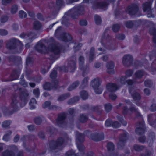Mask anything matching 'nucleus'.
Segmentation results:
<instances>
[{
	"instance_id": "1",
	"label": "nucleus",
	"mask_w": 156,
	"mask_h": 156,
	"mask_svg": "<svg viewBox=\"0 0 156 156\" xmlns=\"http://www.w3.org/2000/svg\"><path fill=\"white\" fill-rule=\"evenodd\" d=\"M45 43L49 44L47 47L41 41L38 42L35 47L36 50L41 53H45L48 50L52 52L55 55H58L61 52V49L59 44L56 42L53 37H51L46 41Z\"/></svg>"
},
{
	"instance_id": "2",
	"label": "nucleus",
	"mask_w": 156,
	"mask_h": 156,
	"mask_svg": "<svg viewBox=\"0 0 156 156\" xmlns=\"http://www.w3.org/2000/svg\"><path fill=\"white\" fill-rule=\"evenodd\" d=\"M18 89L20 91L19 97L16 94H14L10 104V108H12L13 112L16 111L19 109L20 105L19 99L21 101L20 106L21 107L24 106L28 101L29 94L27 90L21 88Z\"/></svg>"
},
{
	"instance_id": "3",
	"label": "nucleus",
	"mask_w": 156,
	"mask_h": 156,
	"mask_svg": "<svg viewBox=\"0 0 156 156\" xmlns=\"http://www.w3.org/2000/svg\"><path fill=\"white\" fill-rule=\"evenodd\" d=\"M66 142L68 143L70 142L71 139L69 137L67 134L65 133L63 136V137H59L55 141L54 140L51 141L49 143V147L51 150H54L57 149L58 147L62 145L65 140Z\"/></svg>"
},
{
	"instance_id": "4",
	"label": "nucleus",
	"mask_w": 156,
	"mask_h": 156,
	"mask_svg": "<svg viewBox=\"0 0 156 156\" xmlns=\"http://www.w3.org/2000/svg\"><path fill=\"white\" fill-rule=\"evenodd\" d=\"M84 12L83 6L80 5L72 8L68 12L71 17L75 19L77 18L79 15L83 14Z\"/></svg>"
},
{
	"instance_id": "5",
	"label": "nucleus",
	"mask_w": 156,
	"mask_h": 156,
	"mask_svg": "<svg viewBox=\"0 0 156 156\" xmlns=\"http://www.w3.org/2000/svg\"><path fill=\"white\" fill-rule=\"evenodd\" d=\"M7 48L10 49L19 48L20 50L22 49L23 44L18 40L13 38L9 40L7 44Z\"/></svg>"
},
{
	"instance_id": "6",
	"label": "nucleus",
	"mask_w": 156,
	"mask_h": 156,
	"mask_svg": "<svg viewBox=\"0 0 156 156\" xmlns=\"http://www.w3.org/2000/svg\"><path fill=\"white\" fill-rule=\"evenodd\" d=\"M75 61L76 58L75 56H73L72 58H70L69 60L66 67H63L62 68V70L65 72H74L76 68Z\"/></svg>"
},
{
	"instance_id": "7",
	"label": "nucleus",
	"mask_w": 156,
	"mask_h": 156,
	"mask_svg": "<svg viewBox=\"0 0 156 156\" xmlns=\"http://www.w3.org/2000/svg\"><path fill=\"white\" fill-rule=\"evenodd\" d=\"M126 12L130 15H136L139 16L140 12L139 10V7L136 4H133L129 5L126 9Z\"/></svg>"
},
{
	"instance_id": "8",
	"label": "nucleus",
	"mask_w": 156,
	"mask_h": 156,
	"mask_svg": "<svg viewBox=\"0 0 156 156\" xmlns=\"http://www.w3.org/2000/svg\"><path fill=\"white\" fill-rule=\"evenodd\" d=\"M151 2H148L143 3L142 5V7L144 12H147L149 13H148L147 16L148 17H154L153 14L152 10L151 9Z\"/></svg>"
},
{
	"instance_id": "9",
	"label": "nucleus",
	"mask_w": 156,
	"mask_h": 156,
	"mask_svg": "<svg viewBox=\"0 0 156 156\" xmlns=\"http://www.w3.org/2000/svg\"><path fill=\"white\" fill-rule=\"evenodd\" d=\"M127 139V133L124 132L120 134L119 137V141L117 144V146L119 149H122L124 146Z\"/></svg>"
},
{
	"instance_id": "10",
	"label": "nucleus",
	"mask_w": 156,
	"mask_h": 156,
	"mask_svg": "<svg viewBox=\"0 0 156 156\" xmlns=\"http://www.w3.org/2000/svg\"><path fill=\"white\" fill-rule=\"evenodd\" d=\"M133 57L129 55H126L122 58L123 64L126 66H131L133 64Z\"/></svg>"
},
{
	"instance_id": "11",
	"label": "nucleus",
	"mask_w": 156,
	"mask_h": 156,
	"mask_svg": "<svg viewBox=\"0 0 156 156\" xmlns=\"http://www.w3.org/2000/svg\"><path fill=\"white\" fill-rule=\"evenodd\" d=\"M137 128L136 129V134L141 135L144 133L145 131L144 123V121H142L136 124Z\"/></svg>"
},
{
	"instance_id": "12",
	"label": "nucleus",
	"mask_w": 156,
	"mask_h": 156,
	"mask_svg": "<svg viewBox=\"0 0 156 156\" xmlns=\"http://www.w3.org/2000/svg\"><path fill=\"white\" fill-rule=\"evenodd\" d=\"M58 87V83L57 81L52 84L49 83H46L43 86L44 89L47 90H50L52 89H57Z\"/></svg>"
},
{
	"instance_id": "13",
	"label": "nucleus",
	"mask_w": 156,
	"mask_h": 156,
	"mask_svg": "<svg viewBox=\"0 0 156 156\" xmlns=\"http://www.w3.org/2000/svg\"><path fill=\"white\" fill-rule=\"evenodd\" d=\"M66 117V114L65 113H61L58 114V118L56 120L57 124L61 126L62 125L65 123Z\"/></svg>"
},
{
	"instance_id": "14",
	"label": "nucleus",
	"mask_w": 156,
	"mask_h": 156,
	"mask_svg": "<svg viewBox=\"0 0 156 156\" xmlns=\"http://www.w3.org/2000/svg\"><path fill=\"white\" fill-rule=\"evenodd\" d=\"M90 137L94 141H98L103 140L104 138V136L103 133L98 134L94 133L91 134Z\"/></svg>"
},
{
	"instance_id": "15",
	"label": "nucleus",
	"mask_w": 156,
	"mask_h": 156,
	"mask_svg": "<svg viewBox=\"0 0 156 156\" xmlns=\"http://www.w3.org/2000/svg\"><path fill=\"white\" fill-rule=\"evenodd\" d=\"M108 4L106 2H96L93 5V8L95 9L97 8H100L102 9L105 8L107 7Z\"/></svg>"
},
{
	"instance_id": "16",
	"label": "nucleus",
	"mask_w": 156,
	"mask_h": 156,
	"mask_svg": "<svg viewBox=\"0 0 156 156\" xmlns=\"http://www.w3.org/2000/svg\"><path fill=\"white\" fill-rule=\"evenodd\" d=\"M101 83V79L98 77L96 78L93 79L91 83V85L93 88H94L96 91L97 87L98 86H100Z\"/></svg>"
},
{
	"instance_id": "17",
	"label": "nucleus",
	"mask_w": 156,
	"mask_h": 156,
	"mask_svg": "<svg viewBox=\"0 0 156 156\" xmlns=\"http://www.w3.org/2000/svg\"><path fill=\"white\" fill-rule=\"evenodd\" d=\"M20 69L14 70L7 81H11L18 79L20 73Z\"/></svg>"
},
{
	"instance_id": "18",
	"label": "nucleus",
	"mask_w": 156,
	"mask_h": 156,
	"mask_svg": "<svg viewBox=\"0 0 156 156\" xmlns=\"http://www.w3.org/2000/svg\"><path fill=\"white\" fill-rule=\"evenodd\" d=\"M20 69L14 70L7 81H11L18 79L20 73Z\"/></svg>"
},
{
	"instance_id": "19",
	"label": "nucleus",
	"mask_w": 156,
	"mask_h": 156,
	"mask_svg": "<svg viewBox=\"0 0 156 156\" xmlns=\"http://www.w3.org/2000/svg\"><path fill=\"white\" fill-rule=\"evenodd\" d=\"M107 90L109 92H115L119 88L116 84L114 83H109L106 86Z\"/></svg>"
},
{
	"instance_id": "20",
	"label": "nucleus",
	"mask_w": 156,
	"mask_h": 156,
	"mask_svg": "<svg viewBox=\"0 0 156 156\" xmlns=\"http://www.w3.org/2000/svg\"><path fill=\"white\" fill-rule=\"evenodd\" d=\"M132 90V88H129V92L131 94L133 99L135 101L139 100H140L141 98V97L140 94L137 92L134 91L133 92Z\"/></svg>"
},
{
	"instance_id": "21",
	"label": "nucleus",
	"mask_w": 156,
	"mask_h": 156,
	"mask_svg": "<svg viewBox=\"0 0 156 156\" xmlns=\"http://www.w3.org/2000/svg\"><path fill=\"white\" fill-rule=\"evenodd\" d=\"M107 72L110 74H112L114 73V64L113 62L110 61L108 62L106 65Z\"/></svg>"
},
{
	"instance_id": "22",
	"label": "nucleus",
	"mask_w": 156,
	"mask_h": 156,
	"mask_svg": "<svg viewBox=\"0 0 156 156\" xmlns=\"http://www.w3.org/2000/svg\"><path fill=\"white\" fill-rule=\"evenodd\" d=\"M77 144V147L80 151L75 154V156H83L84 155V147L83 145L81 144L76 143Z\"/></svg>"
},
{
	"instance_id": "23",
	"label": "nucleus",
	"mask_w": 156,
	"mask_h": 156,
	"mask_svg": "<svg viewBox=\"0 0 156 156\" xmlns=\"http://www.w3.org/2000/svg\"><path fill=\"white\" fill-rule=\"evenodd\" d=\"M60 38L61 39L65 42H69L72 39L71 36L68 33H63L61 35Z\"/></svg>"
},
{
	"instance_id": "24",
	"label": "nucleus",
	"mask_w": 156,
	"mask_h": 156,
	"mask_svg": "<svg viewBox=\"0 0 156 156\" xmlns=\"http://www.w3.org/2000/svg\"><path fill=\"white\" fill-rule=\"evenodd\" d=\"M76 143H82L84 141L85 136L84 134L76 132Z\"/></svg>"
},
{
	"instance_id": "25",
	"label": "nucleus",
	"mask_w": 156,
	"mask_h": 156,
	"mask_svg": "<svg viewBox=\"0 0 156 156\" xmlns=\"http://www.w3.org/2000/svg\"><path fill=\"white\" fill-rule=\"evenodd\" d=\"M8 59L9 62L14 63L20 62L21 61V58L20 57L14 55L8 56Z\"/></svg>"
},
{
	"instance_id": "26",
	"label": "nucleus",
	"mask_w": 156,
	"mask_h": 156,
	"mask_svg": "<svg viewBox=\"0 0 156 156\" xmlns=\"http://www.w3.org/2000/svg\"><path fill=\"white\" fill-rule=\"evenodd\" d=\"M154 55L155 60L152 63L151 67V69L153 72L156 71V52L154 51H153L152 55L150 56V58L151 59H152L153 56Z\"/></svg>"
},
{
	"instance_id": "27",
	"label": "nucleus",
	"mask_w": 156,
	"mask_h": 156,
	"mask_svg": "<svg viewBox=\"0 0 156 156\" xmlns=\"http://www.w3.org/2000/svg\"><path fill=\"white\" fill-rule=\"evenodd\" d=\"M148 121L150 124L153 126L156 122V116L154 114H150L148 116Z\"/></svg>"
},
{
	"instance_id": "28",
	"label": "nucleus",
	"mask_w": 156,
	"mask_h": 156,
	"mask_svg": "<svg viewBox=\"0 0 156 156\" xmlns=\"http://www.w3.org/2000/svg\"><path fill=\"white\" fill-rule=\"evenodd\" d=\"M149 33L151 35H153V42L156 43V29L154 27H151L149 30Z\"/></svg>"
},
{
	"instance_id": "29",
	"label": "nucleus",
	"mask_w": 156,
	"mask_h": 156,
	"mask_svg": "<svg viewBox=\"0 0 156 156\" xmlns=\"http://www.w3.org/2000/svg\"><path fill=\"white\" fill-rule=\"evenodd\" d=\"M95 49L94 47H92L90 50L89 56V62H91L94 58H95V55L94 54Z\"/></svg>"
},
{
	"instance_id": "30",
	"label": "nucleus",
	"mask_w": 156,
	"mask_h": 156,
	"mask_svg": "<svg viewBox=\"0 0 156 156\" xmlns=\"http://www.w3.org/2000/svg\"><path fill=\"white\" fill-rule=\"evenodd\" d=\"M155 139V135L154 133L151 132L149 134L147 139V142L149 143L153 142Z\"/></svg>"
},
{
	"instance_id": "31",
	"label": "nucleus",
	"mask_w": 156,
	"mask_h": 156,
	"mask_svg": "<svg viewBox=\"0 0 156 156\" xmlns=\"http://www.w3.org/2000/svg\"><path fill=\"white\" fill-rule=\"evenodd\" d=\"M70 96V94L69 93H66L60 95L58 98L57 100L59 101H63L69 98Z\"/></svg>"
},
{
	"instance_id": "32",
	"label": "nucleus",
	"mask_w": 156,
	"mask_h": 156,
	"mask_svg": "<svg viewBox=\"0 0 156 156\" xmlns=\"http://www.w3.org/2000/svg\"><path fill=\"white\" fill-rule=\"evenodd\" d=\"M80 84V82L76 81L73 82L72 84L70 85L68 88V90L69 91H71L75 89Z\"/></svg>"
},
{
	"instance_id": "33",
	"label": "nucleus",
	"mask_w": 156,
	"mask_h": 156,
	"mask_svg": "<svg viewBox=\"0 0 156 156\" xmlns=\"http://www.w3.org/2000/svg\"><path fill=\"white\" fill-rule=\"evenodd\" d=\"M137 21H128L126 23V25L127 27L128 28H131L134 25H137Z\"/></svg>"
},
{
	"instance_id": "34",
	"label": "nucleus",
	"mask_w": 156,
	"mask_h": 156,
	"mask_svg": "<svg viewBox=\"0 0 156 156\" xmlns=\"http://www.w3.org/2000/svg\"><path fill=\"white\" fill-rule=\"evenodd\" d=\"M33 28L35 30H37L40 29L42 27V24L38 21H35L33 23Z\"/></svg>"
},
{
	"instance_id": "35",
	"label": "nucleus",
	"mask_w": 156,
	"mask_h": 156,
	"mask_svg": "<svg viewBox=\"0 0 156 156\" xmlns=\"http://www.w3.org/2000/svg\"><path fill=\"white\" fill-rule=\"evenodd\" d=\"M89 78L88 77H85L83 80L81 85L80 87L81 88H83L88 85Z\"/></svg>"
},
{
	"instance_id": "36",
	"label": "nucleus",
	"mask_w": 156,
	"mask_h": 156,
	"mask_svg": "<svg viewBox=\"0 0 156 156\" xmlns=\"http://www.w3.org/2000/svg\"><path fill=\"white\" fill-rule=\"evenodd\" d=\"M79 100V98L76 96L73 97L69 100L68 102V104L69 105H72L77 102Z\"/></svg>"
},
{
	"instance_id": "37",
	"label": "nucleus",
	"mask_w": 156,
	"mask_h": 156,
	"mask_svg": "<svg viewBox=\"0 0 156 156\" xmlns=\"http://www.w3.org/2000/svg\"><path fill=\"white\" fill-rule=\"evenodd\" d=\"M2 156H15L14 153L12 151L6 150L2 154Z\"/></svg>"
},
{
	"instance_id": "38",
	"label": "nucleus",
	"mask_w": 156,
	"mask_h": 156,
	"mask_svg": "<svg viewBox=\"0 0 156 156\" xmlns=\"http://www.w3.org/2000/svg\"><path fill=\"white\" fill-rule=\"evenodd\" d=\"M36 104L37 101L34 98H32L29 103L30 108L31 109H35V105Z\"/></svg>"
},
{
	"instance_id": "39",
	"label": "nucleus",
	"mask_w": 156,
	"mask_h": 156,
	"mask_svg": "<svg viewBox=\"0 0 156 156\" xmlns=\"http://www.w3.org/2000/svg\"><path fill=\"white\" fill-rule=\"evenodd\" d=\"M88 119V118L84 114H81L79 118L80 121L82 123H84L87 122Z\"/></svg>"
},
{
	"instance_id": "40",
	"label": "nucleus",
	"mask_w": 156,
	"mask_h": 156,
	"mask_svg": "<svg viewBox=\"0 0 156 156\" xmlns=\"http://www.w3.org/2000/svg\"><path fill=\"white\" fill-rule=\"evenodd\" d=\"M43 117L40 116L36 117L34 119V123L37 125L41 124L43 120Z\"/></svg>"
},
{
	"instance_id": "41",
	"label": "nucleus",
	"mask_w": 156,
	"mask_h": 156,
	"mask_svg": "<svg viewBox=\"0 0 156 156\" xmlns=\"http://www.w3.org/2000/svg\"><path fill=\"white\" fill-rule=\"evenodd\" d=\"M94 20L96 24L99 25L101 23L102 20L101 17L98 15H95L94 16Z\"/></svg>"
},
{
	"instance_id": "42",
	"label": "nucleus",
	"mask_w": 156,
	"mask_h": 156,
	"mask_svg": "<svg viewBox=\"0 0 156 156\" xmlns=\"http://www.w3.org/2000/svg\"><path fill=\"white\" fill-rule=\"evenodd\" d=\"M84 58L82 56H80L79 58V68H82L83 65H84Z\"/></svg>"
},
{
	"instance_id": "43",
	"label": "nucleus",
	"mask_w": 156,
	"mask_h": 156,
	"mask_svg": "<svg viewBox=\"0 0 156 156\" xmlns=\"http://www.w3.org/2000/svg\"><path fill=\"white\" fill-rule=\"evenodd\" d=\"M80 94L83 100L87 99L88 96L87 93L85 91L83 90L80 93Z\"/></svg>"
},
{
	"instance_id": "44",
	"label": "nucleus",
	"mask_w": 156,
	"mask_h": 156,
	"mask_svg": "<svg viewBox=\"0 0 156 156\" xmlns=\"http://www.w3.org/2000/svg\"><path fill=\"white\" fill-rule=\"evenodd\" d=\"M144 72L141 70H138L135 73L136 77L137 78H140L143 76Z\"/></svg>"
},
{
	"instance_id": "45",
	"label": "nucleus",
	"mask_w": 156,
	"mask_h": 156,
	"mask_svg": "<svg viewBox=\"0 0 156 156\" xmlns=\"http://www.w3.org/2000/svg\"><path fill=\"white\" fill-rule=\"evenodd\" d=\"M11 123L10 121H5L2 122V127L4 128H8Z\"/></svg>"
},
{
	"instance_id": "46",
	"label": "nucleus",
	"mask_w": 156,
	"mask_h": 156,
	"mask_svg": "<svg viewBox=\"0 0 156 156\" xmlns=\"http://www.w3.org/2000/svg\"><path fill=\"white\" fill-rule=\"evenodd\" d=\"M104 107L105 110L107 112H110L112 108V106L110 103L105 105Z\"/></svg>"
},
{
	"instance_id": "47",
	"label": "nucleus",
	"mask_w": 156,
	"mask_h": 156,
	"mask_svg": "<svg viewBox=\"0 0 156 156\" xmlns=\"http://www.w3.org/2000/svg\"><path fill=\"white\" fill-rule=\"evenodd\" d=\"M62 27H59L55 31V35L56 36L61 35L62 34Z\"/></svg>"
},
{
	"instance_id": "48",
	"label": "nucleus",
	"mask_w": 156,
	"mask_h": 156,
	"mask_svg": "<svg viewBox=\"0 0 156 156\" xmlns=\"http://www.w3.org/2000/svg\"><path fill=\"white\" fill-rule=\"evenodd\" d=\"M80 69L83 71L84 73H85L89 70V64H86L85 66L83 65V66L82 68H80Z\"/></svg>"
},
{
	"instance_id": "49",
	"label": "nucleus",
	"mask_w": 156,
	"mask_h": 156,
	"mask_svg": "<svg viewBox=\"0 0 156 156\" xmlns=\"http://www.w3.org/2000/svg\"><path fill=\"white\" fill-rule=\"evenodd\" d=\"M114 145L113 143L109 142L108 143L107 148L109 151H113L114 149Z\"/></svg>"
},
{
	"instance_id": "50",
	"label": "nucleus",
	"mask_w": 156,
	"mask_h": 156,
	"mask_svg": "<svg viewBox=\"0 0 156 156\" xmlns=\"http://www.w3.org/2000/svg\"><path fill=\"white\" fill-rule=\"evenodd\" d=\"M144 84L147 87H150L153 85V82L150 80H147L144 82Z\"/></svg>"
},
{
	"instance_id": "51",
	"label": "nucleus",
	"mask_w": 156,
	"mask_h": 156,
	"mask_svg": "<svg viewBox=\"0 0 156 156\" xmlns=\"http://www.w3.org/2000/svg\"><path fill=\"white\" fill-rule=\"evenodd\" d=\"M19 15L21 18H25L27 16L26 13L23 10H21L19 12Z\"/></svg>"
},
{
	"instance_id": "52",
	"label": "nucleus",
	"mask_w": 156,
	"mask_h": 156,
	"mask_svg": "<svg viewBox=\"0 0 156 156\" xmlns=\"http://www.w3.org/2000/svg\"><path fill=\"white\" fill-rule=\"evenodd\" d=\"M120 28V26L118 24H115L113 25L112 27V29L114 32H116L118 31Z\"/></svg>"
},
{
	"instance_id": "53",
	"label": "nucleus",
	"mask_w": 156,
	"mask_h": 156,
	"mask_svg": "<svg viewBox=\"0 0 156 156\" xmlns=\"http://www.w3.org/2000/svg\"><path fill=\"white\" fill-rule=\"evenodd\" d=\"M134 149L137 151H140L142 150L144 148V147L143 146H140L138 145H135L134 146Z\"/></svg>"
},
{
	"instance_id": "54",
	"label": "nucleus",
	"mask_w": 156,
	"mask_h": 156,
	"mask_svg": "<svg viewBox=\"0 0 156 156\" xmlns=\"http://www.w3.org/2000/svg\"><path fill=\"white\" fill-rule=\"evenodd\" d=\"M33 94L35 96L36 98H37L40 95V91L38 88L34 89L33 90Z\"/></svg>"
},
{
	"instance_id": "55",
	"label": "nucleus",
	"mask_w": 156,
	"mask_h": 156,
	"mask_svg": "<svg viewBox=\"0 0 156 156\" xmlns=\"http://www.w3.org/2000/svg\"><path fill=\"white\" fill-rule=\"evenodd\" d=\"M8 20V18L6 16L3 15L1 17L0 21L2 23H4L7 21Z\"/></svg>"
},
{
	"instance_id": "56",
	"label": "nucleus",
	"mask_w": 156,
	"mask_h": 156,
	"mask_svg": "<svg viewBox=\"0 0 156 156\" xmlns=\"http://www.w3.org/2000/svg\"><path fill=\"white\" fill-rule=\"evenodd\" d=\"M112 122L110 119H108L105 121V125L107 127L112 126Z\"/></svg>"
},
{
	"instance_id": "57",
	"label": "nucleus",
	"mask_w": 156,
	"mask_h": 156,
	"mask_svg": "<svg viewBox=\"0 0 156 156\" xmlns=\"http://www.w3.org/2000/svg\"><path fill=\"white\" fill-rule=\"evenodd\" d=\"M18 9V6L16 5H13L11 9V12L13 14L16 13Z\"/></svg>"
},
{
	"instance_id": "58",
	"label": "nucleus",
	"mask_w": 156,
	"mask_h": 156,
	"mask_svg": "<svg viewBox=\"0 0 156 156\" xmlns=\"http://www.w3.org/2000/svg\"><path fill=\"white\" fill-rule=\"evenodd\" d=\"M120 124L117 121L112 122V126L114 128H118L120 127Z\"/></svg>"
},
{
	"instance_id": "59",
	"label": "nucleus",
	"mask_w": 156,
	"mask_h": 156,
	"mask_svg": "<svg viewBox=\"0 0 156 156\" xmlns=\"http://www.w3.org/2000/svg\"><path fill=\"white\" fill-rule=\"evenodd\" d=\"M51 104V103L50 101H46L43 104L42 107L44 108H45L48 107H49L50 106Z\"/></svg>"
},
{
	"instance_id": "60",
	"label": "nucleus",
	"mask_w": 156,
	"mask_h": 156,
	"mask_svg": "<svg viewBox=\"0 0 156 156\" xmlns=\"http://www.w3.org/2000/svg\"><path fill=\"white\" fill-rule=\"evenodd\" d=\"M60 107L58 106L55 105H51L49 107V109L50 110H56L57 109H61Z\"/></svg>"
},
{
	"instance_id": "61",
	"label": "nucleus",
	"mask_w": 156,
	"mask_h": 156,
	"mask_svg": "<svg viewBox=\"0 0 156 156\" xmlns=\"http://www.w3.org/2000/svg\"><path fill=\"white\" fill-rule=\"evenodd\" d=\"M74 151L72 150H71L66 152L65 154L66 156H71L73 155H74Z\"/></svg>"
},
{
	"instance_id": "62",
	"label": "nucleus",
	"mask_w": 156,
	"mask_h": 156,
	"mask_svg": "<svg viewBox=\"0 0 156 156\" xmlns=\"http://www.w3.org/2000/svg\"><path fill=\"white\" fill-rule=\"evenodd\" d=\"M133 73V71L131 70L128 69L126 71V77H130L132 76Z\"/></svg>"
},
{
	"instance_id": "63",
	"label": "nucleus",
	"mask_w": 156,
	"mask_h": 156,
	"mask_svg": "<svg viewBox=\"0 0 156 156\" xmlns=\"http://www.w3.org/2000/svg\"><path fill=\"white\" fill-rule=\"evenodd\" d=\"M50 76L51 78L55 79L57 76L56 72L55 70H53L51 73Z\"/></svg>"
},
{
	"instance_id": "64",
	"label": "nucleus",
	"mask_w": 156,
	"mask_h": 156,
	"mask_svg": "<svg viewBox=\"0 0 156 156\" xmlns=\"http://www.w3.org/2000/svg\"><path fill=\"white\" fill-rule=\"evenodd\" d=\"M127 77L126 76H122L120 79V82L122 84H125L126 83V79Z\"/></svg>"
}]
</instances>
